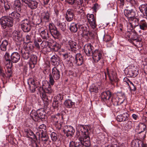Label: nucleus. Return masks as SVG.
<instances>
[{
  "mask_svg": "<svg viewBox=\"0 0 147 147\" xmlns=\"http://www.w3.org/2000/svg\"><path fill=\"white\" fill-rule=\"evenodd\" d=\"M93 47L90 44H88L84 47V51L88 56H90L92 55L94 51H93Z\"/></svg>",
  "mask_w": 147,
  "mask_h": 147,
  "instance_id": "14",
  "label": "nucleus"
},
{
  "mask_svg": "<svg viewBox=\"0 0 147 147\" xmlns=\"http://www.w3.org/2000/svg\"><path fill=\"white\" fill-rule=\"evenodd\" d=\"M140 28L142 30H145L147 29L146 22L144 20L141 21L139 23Z\"/></svg>",
  "mask_w": 147,
  "mask_h": 147,
  "instance_id": "34",
  "label": "nucleus"
},
{
  "mask_svg": "<svg viewBox=\"0 0 147 147\" xmlns=\"http://www.w3.org/2000/svg\"><path fill=\"white\" fill-rule=\"evenodd\" d=\"M139 19L134 17L131 18H129L128 20L129 22L132 27H135L138 26L139 24Z\"/></svg>",
  "mask_w": 147,
  "mask_h": 147,
  "instance_id": "25",
  "label": "nucleus"
},
{
  "mask_svg": "<svg viewBox=\"0 0 147 147\" xmlns=\"http://www.w3.org/2000/svg\"><path fill=\"white\" fill-rule=\"evenodd\" d=\"M89 127L88 126L80 125L78 126V130L79 132H81L82 135L86 134L87 135L89 134V132L88 131Z\"/></svg>",
  "mask_w": 147,
  "mask_h": 147,
  "instance_id": "22",
  "label": "nucleus"
},
{
  "mask_svg": "<svg viewBox=\"0 0 147 147\" xmlns=\"http://www.w3.org/2000/svg\"><path fill=\"white\" fill-rule=\"evenodd\" d=\"M125 100V94L123 93H120L116 98L113 97L111 101L115 105H118L122 103Z\"/></svg>",
  "mask_w": 147,
  "mask_h": 147,
  "instance_id": "7",
  "label": "nucleus"
},
{
  "mask_svg": "<svg viewBox=\"0 0 147 147\" xmlns=\"http://www.w3.org/2000/svg\"><path fill=\"white\" fill-rule=\"evenodd\" d=\"M87 17L89 24L91 27L93 29L95 28L96 24L94 15L88 14L87 15Z\"/></svg>",
  "mask_w": 147,
  "mask_h": 147,
  "instance_id": "18",
  "label": "nucleus"
},
{
  "mask_svg": "<svg viewBox=\"0 0 147 147\" xmlns=\"http://www.w3.org/2000/svg\"><path fill=\"white\" fill-rule=\"evenodd\" d=\"M10 3L7 2H4V6L5 10L6 11H8L11 9Z\"/></svg>",
  "mask_w": 147,
  "mask_h": 147,
  "instance_id": "54",
  "label": "nucleus"
},
{
  "mask_svg": "<svg viewBox=\"0 0 147 147\" xmlns=\"http://www.w3.org/2000/svg\"><path fill=\"white\" fill-rule=\"evenodd\" d=\"M98 89L97 87L94 85H92L90 86L89 90L91 92L96 93L98 91Z\"/></svg>",
  "mask_w": 147,
  "mask_h": 147,
  "instance_id": "50",
  "label": "nucleus"
},
{
  "mask_svg": "<svg viewBox=\"0 0 147 147\" xmlns=\"http://www.w3.org/2000/svg\"><path fill=\"white\" fill-rule=\"evenodd\" d=\"M43 111H38L36 112L35 111H32L30 113L31 118L35 121H39L42 120L45 117V114Z\"/></svg>",
  "mask_w": 147,
  "mask_h": 147,
  "instance_id": "5",
  "label": "nucleus"
},
{
  "mask_svg": "<svg viewBox=\"0 0 147 147\" xmlns=\"http://www.w3.org/2000/svg\"><path fill=\"white\" fill-rule=\"evenodd\" d=\"M56 98L57 99L60 101L62 100L63 98V96L61 94L58 95Z\"/></svg>",
  "mask_w": 147,
  "mask_h": 147,
  "instance_id": "62",
  "label": "nucleus"
},
{
  "mask_svg": "<svg viewBox=\"0 0 147 147\" xmlns=\"http://www.w3.org/2000/svg\"><path fill=\"white\" fill-rule=\"evenodd\" d=\"M56 25L62 31H64L66 30V25L64 23H61L60 21H57Z\"/></svg>",
  "mask_w": 147,
  "mask_h": 147,
  "instance_id": "40",
  "label": "nucleus"
},
{
  "mask_svg": "<svg viewBox=\"0 0 147 147\" xmlns=\"http://www.w3.org/2000/svg\"><path fill=\"white\" fill-rule=\"evenodd\" d=\"M73 63L77 66H80L83 63V59L82 55L80 54H77L75 56V59Z\"/></svg>",
  "mask_w": 147,
  "mask_h": 147,
  "instance_id": "17",
  "label": "nucleus"
},
{
  "mask_svg": "<svg viewBox=\"0 0 147 147\" xmlns=\"http://www.w3.org/2000/svg\"><path fill=\"white\" fill-rule=\"evenodd\" d=\"M61 104L58 100H54L53 102L52 106L54 109H58L61 106Z\"/></svg>",
  "mask_w": 147,
  "mask_h": 147,
  "instance_id": "45",
  "label": "nucleus"
},
{
  "mask_svg": "<svg viewBox=\"0 0 147 147\" xmlns=\"http://www.w3.org/2000/svg\"><path fill=\"white\" fill-rule=\"evenodd\" d=\"M63 131L67 137L72 136L75 132V130L73 127L71 126H65L63 128Z\"/></svg>",
  "mask_w": 147,
  "mask_h": 147,
  "instance_id": "15",
  "label": "nucleus"
},
{
  "mask_svg": "<svg viewBox=\"0 0 147 147\" xmlns=\"http://www.w3.org/2000/svg\"><path fill=\"white\" fill-rule=\"evenodd\" d=\"M78 26L80 31H82L83 35L86 36L91 35V33L89 31V28L87 24H78Z\"/></svg>",
  "mask_w": 147,
  "mask_h": 147,
  "instance_id": "10",
  "label": "nucleus"
},
{
  "mask_svg": "<svg viewBox=\"0 0 147 147\" xmlns=\"http://www.w3.org/2000/svg\"><path fill=\"white\" fill-rule=\"evenodd\" d=\"M37 134V135H38L40 139L48 136L47 134L46 131H41L40 132H38Z\"/></svg>",
  "mask_w": 147,
  "mask_h": 147,
  "instance_id": "51",
  "label": "nucleus"
},
{
  "mask_svg": "<svg viewBox=\"0 0 147 147\" xmlns=\"http://www.w3.org/2000/svg\"><path fill=\"white\" fill-rule=\"evenodd\" d=\"M21 26L22 30L25 32H29L33 26L29 18L23 20L21 22Z\"/></svg>",
  "mask_w": 147,
  "mask_h": 147,
  "instance_id": "4",
  "label": "nucleus"
},
{
  "mask_svg": "<svg viewBox=\"0 0 147 147\" xmlns=\"http://www.w3.org/2000/svg\"><path fill=\"white\" fill-rule=\"evenodd\" d=\"M80 141L81 144L84 146L88 147L90 145V138L89 134L82 135L80 138Z\"/></svg>",
  "mask_w": 147,
  "mask_h": 147,
  "instance_id": "11",
  "label": "nucleus"
},
{
  "mask_svg": "<svg viewBox=\"0 0 147 147\" xmlns=\"http://www.w3.org/2000/svg\"><path fill=\"white\" fill-rule=\"evenodd\" d=\"M77 24L74 23H72L70 26L69 29L70 30L74 33L76 32L79 29L78 26H77Z\"/></svg>",
  "mask_w": 147,
  "mask_h": 147,
  "instance_id": "39",
  "label": "nucleus"
},
{
  "mask_svg": "<svg viewBox=\"0 0 147 147\" xmlns=\"http://www.w3.org/2000/svg\"><path fill=\"white\" fill-rule=\"evenodd\" d=\"M26 135L28 137H30L32 139H36V137L33 132L30 130L27 129L25 130Z\"/></svg>",
  "mask_w": 147,
  "mask_h": 147,
  "instance_id": "38",
  "label": "nucleus"
},
{
  "mask_svg": "<svg viewBox=\"0 0 147 147\" xmlns=\"http://www.w3.org/2000/svg\"><path fill=\"white\" fill-rule=\"evenodd\" d=\"M23 2L28 4V6L31 9H36L38 5V3L36 1L32 0H21Z\"/></svg>",
  "mask_w": 147,
  "mask_h": 147,
  "instance_id": "12",
  "label": "nucleus"
},
{
  "mask_svg": "<svg viewBox=\"0 0 147 147\" xmlns=\"http://www.w3.org/2000/svg\"><path fill=\"white\" fill-rule=\"evenodd\" d=\"M40 46L42 49L50 47L49 46V42L46 40L43 41L40 44Z\"/></svg>",
  "mask_w": 147,
  "mask_h": 147,
  "instance_id": "53",
  "label": "nucleus"
},
{
  "mask_svg": "<svg viewBox=\"0 0 147 147\" xmlns=\"http://www.w3.org/2000/svg\"><path fill=\"white\" fill-rule=\"evenodd\" d=\"M111 96V93L109 91L103 92L101 94V98L102 100L105 101L109 99Z\"/></svg>",
  "mask_w": 147,
  "mask_h": 147,
  "instance_id": "29",
  "label": "nucleus"
},
{
  "mask_svg": "<svg viewBox=\"0 0 147 147\" xmlns=\"http://www.w3.org/2000/svg\"><path fill=\"white\" fill-rule=\"evenodd\" d=\"M74 15L73 10L70 9H68L66 11L65 16L66 20L68 22L72 21L73 20Z\"/></svg>",
  "mask_w": 147,
  "mask_h": 147,
  "instance_id": "19",
  "label": "nucleus"
},
{
  "mask_svg": "<svg viewBox=\"0 0 147 147\" xmlns=\"http://www.w3.org/2000/svg\"><path fill=\"white\" fill-rule=\"evenodd\" d=\"M146 128V125H144L142 124V126L141 127V129H142V130L141 131L139 132L138 133V134H140L141 133H142V132H144L145 131Z\"/></svg>",
  "mask_w": 147,
  "mask_h": 147,
  "instance_id": "63",
  "label": "nucleus"
},
{
  "mask_svg": "<svg viewBox=\"0 0 147 147\" xmlns=\"http://www.w3.org/2000/svg\"><path fill=\"white\" fill-rule=\"evenodd\" d=\"M33 49V47L32 45H28L25 48H19L18 51L19 52L21 53L22 57L24 59H27L32 54Z\"/></svg>",
  "mask_w": 147,
  "mask_h": 147,
  "instance_id": "2",
  "label": "nucleus"
},
{
  "mask_svg": "<svg viewBox=\"0 0 147 147\" xmlns=\"http://www.w3.org/2000/svg\"><path fill=\"white\" fill-rule=\"evenodd\" d=\"M102 52L100 50L96 49L94 51L92 56L95 62H98L102 58Z\"/></svg>",
  "mask_w": 147,
  "mask_h": 147,
  "instance_id": "16",
  "label": "nucleus"
},
{
  "mask_svg": "<svg viewBox=\"0 0 147 147\" xmlns=\"http://www.w3.org/2000/svg\"><path fill=\"white\" fill-rule=\"evenodd\" d=\"M124 13L125 16L127 18L128 20L129 18L134 17L136 15L135 11L132 9H125Z\"/></svg>",
  "mask_w": 147,
  "mask_h": 147,
  "instance_id": "26",
  "label": "nucleus"
},
{
  "mask_svg": "<svg viewBox=\"0 0 147 147\" xmlns=\"http://www.w3.org/2000/svg\"><path fill=\"white\" fill-rule=\"evenodd\" d=\"M50 84L48 83L47 84H43L42 87H40L39 88V91L41 92V97L43 100L46 102L48 101V97L46 93L50 94L53 92V90L51 89Z\"/></svg>",
  "mask_w": 147,
  "mask_h": 147,
  "instance_id": "1",
  "label": "nucleus"
},
{
  "mask_svg": "<svg viewBox=\"0 0 147 147\" xmlns=\"http://www.w3.org/2000/svg\"><path fill=\"white\" fill-rule=\"evenodd\" d=\"M40 36L42 38L44 39H47L48 38V32L47 30H45L42 31L40 32Z\"/></svg>",
  "mask_w": 147,
  "mask_h": 147,
  "instance_id": "43",
  "label": "nucleus"
},
{
  "mask_svg": "<svg viewBox=\"0 0 147 147\" xmlns=\"http://www.w3.org/2000/svg\"><path fill=\"white\" fill-rule=\"evenodd\" d=\"M19 33L17 31H14L12 33V36L13 39L15 41H17L20 38V35Z\"/></svg>",
  "mask_w": 147,
  "mask_h": 147,
  "instance_id": "42",
  "label": "nucleus"
},
{
  "mask_svg": "<svg viewBox=\"0 0 147 147\" xmlns=\"http://www.w3.org/2000/svg\"><path fill=\"white\" fill-rule=\"evenodd\" d=\"M65 47L68 50L75 52L78 49V46L76 42L70 40L68 41Z\"/></svg>",
  "mask_w": 147,
  "mask_h": 147,
  "instance_id": "8",
  "label": "nucleus"
},
{
  "mask_svg": "<svg viewBox=\"0 0 147 147\" xmlns=\"http://www.w3.org/2000/svg\"><path fill=\"white\" fill-rule=\"evenodd\" d=\"M6 69V70L5 78H10L12 76V72L11 70V67L12 66V64L8 65L7 64Z\"/></svg>",
  "mask_w": 147,
  "mask_h": 147,
  "instance_id": "27",
  "label": "nucleus"
},
{
  "mask_svg": "<svg viewBox=\"0 0 147 147\" xmlns=\"http://www.w3.org/2000/svg\"><path fill=\"white\" fill-rule=\"evenodd\" d=\"M20 56L18 53L14 52L12 53L11 55V61L12 63H16L20 59Z\"/></svg>",
  "mask_w": 147,
  "mask_h": 147,
  "instance_id": "21",
  "label": "nucleus"
},
{
  "mask_svg": "<svg viewBox=\"0 0 147 147\" xmlns=\"http://www.w3.org/2000/svg\"><path fill=\"white\" fill-rule=\"evenodd\" d=\"M50 47L55 51H57L61 48L60 45L56 42H54Z\"/></svg>",
  "mask_w": 147,
  "mask_h": 147,
  "instance_id": "36",
  "label": "nucleus"
},
{
  "mask_svg": "<svg viewBox=\"0 0 147 147\" xmlns=\"http://www.w3.org/2000/svg\"><path fill=\"white\" fill-rule=\"evenodd\" d=\"M17 12L13 11L9 15V18L13 19H15L16 22H18L20 21V15Z\"/></svg>",
  "mask_w": 147,
  "mask_h": 147,
  "instance_id": "23",
  "label": "nucleus"
},
{
  "mask_svg": "<svg viewBox=\"0 0 147 147\" xmlns=\"http://www.w3.org/2000/svg\"><path fill=\"white\" fill-rule=\"evenodd\" d=\"M142 143L141 140L138 139L135 140L131 142V147H140V145Z\"/></svg>",
  "mask_w": 147,
  "mask_h": 147,
  "instance_id": "35",
  "label": "nucleus"
},
{
  "mask_svg": "<svg viewBox=\"0 0 147 147\" xmlns=\"http://www.w3.org/2000/svg\"><path fill=\"white\" fill-rule=\"evenodd\" d=\"M107 72L109 76L110 80L111 81L117 82L118 81L116 73L114 71L111 70L109 71L108 69L107 70Z\"/></svg>",
  "mask_w": 147,
  "mask_h": 147,
  "instance_id": "20",
  "label": "nucleus"
},
{
  "mask_svg": "<svg viewBox=\"0 0 147 147\" xmlns=\"http://www.w3.org/2000/svg\"><path fill=\"white\" fill-rule=\"evenodd\" d=\"M132 122L131 121H128L124 125V128L125 130L130 129L132 127Z\"/></svg>",
  "mask_w": 147,
  "mask_h": 147,
  "instance_id": "48",
  "label": "nucleus"
},
{
  "mask_svg": "<svg viewBox=\"0 0 147 147\" xmlns=\"http://www.w3.org/2000/svg\"><path fill=\"white\" fill-rule=\"evenodd\" d=\"M14 7L17 12H20L21 11V5L20 0H16L15 1Z\"/></svg>",
  "mask_w": 147,
  "mask_h": 147,
  "instance_id": "31",
  "label": "nucleus"
},
{
  "mask_svg": "<svg viewBox=\"0 0 147 147\" xmlns=\"http://www.w3.org/2000/svg\"><path fill=\"white\" fill-rule=\"evenodd\" d=\"M60 77V71L56 67H54L52 69V73L49 75V82L50 84L53 85L55 82L54 80H57Z\"/></svg>",
  "mask_w": 147,
  "mask_h": 147,
  "instance_id": "3",
  "label": "nucleus"
},
{
  "mask_svg": "<svg viewBox=\"0 0 147 147\" xmlns=\"http://www.w3.org/2000/svg\"><path fill=\"white\" fill-rule=\"evenodd\" d=\"M36 80L35 79L30 78L28 81V84L29 86L30 90L32 92H34L35 91L37 86L36 85Z\"/></svg>",
  "mask_w": 147,
  "mask_h": 147,
  "instance_id": "13",
  "label": "nucleus"
},
{
  "mask_svg": "<svg viewBox=\"0 0 147 147\" xmlns=\"http://www.w3.org/2000/svg\"><path fill=\"white\" fill-rule=\"evenodd\" d=\"M31 38V36L30 35H27L26 37V41H27V42H29L30 41Z\"/></svg>",
  "mask_w": 147,
  "mask_h": 147,
  "instance_id": "61",
  "label": "nucleus"
},
{
  "mask_svg": "<svg viewBox=\"0 0 147 147\" xmlns=\"http://www.w3.org/2000/svg\"><path fill=\"white\" fill-rule=\"evenodd\" d=\"M0 23L1 26L5 29L7 27H12L13 25V21L12 20L7 17L3 16L0 19Z\"/></svg>",
  "mask_w": 147,
  "mask_h": 147,
  "instance_id": "6",
  "label": "nucleus"
},
{
  "mask_svg": "<svg viewBox=\"0 0 147 147\" xmlns=\"http://www.w3.org/2000/svg\"><path fill=\"white\" fill-rule=\"evenodd\" d=\"M46 126L44 124H42L40 125L38 127L39 132H40V131H46Z\"/></svg>",
  "mask_w": 147,
  "mask_h": 147,
  "instance_id": "57",
  "label": "nucleus"
},
{
  "mask_svg": "<svg viewBox=\"0 0 147 147\" xmlns=\"http://www.w3.org/2000/svg\"><path fill=\"white\" fill-rule=\"evenodd\" d=\"M129 115L128 113L125 112L122 114H121L117 116V120L119 122L123 121L128 119Z\"/></svg>",
  "mask_w": 147,
  "mask_h": 147,
  "instance_id": "24",
  "label": "nucleus"
},
{
  "mask_svg": "<svg viewBox=\"0 0 147 147\" xmlns=\"http://www.w3.org/2000/svg\"><path fill=\"white\" fill-rule=\"evenodd\" d=\"M49 29L51 35L55 38H58L60 34L57 30L56 28L52 24H50L49 25Z\"/></svg>",
  "mask_w": 147,
  "mask_h": 147,
  "instance_id": "9",
  "label": "nucleus"
},
{
  "mask_svg": "<svg viewBox=\"0 0 147 147\" xmlns=\"http://www.w3.org/2000/svg\"><path fill=\"white\" fill-rule=\"evenodd\" d=\"M4 59L7 62V64L10 65L11 63V56L7 52H6L4 56Z\"/></svg>",
  "mask_w": 147,
  "mask_h": 147,
  "instance_id": "41",
  "label": "nucleus"
},
{
  "mask_svg": "<svg viewBox=\"0 0 147 147\" xmlns=\"http://www.w3.org/2000/svg\"><path fill=\"white\" fill-rule=\"evenodd\" d=\"M59 114H57V115H53L51 116L52 120L56 125L58 123L59 119Z\"/></svg>",
  "mask_w": 147,
  "mask_h": 147,
  "instance_id": "44",
  "label": "nucleus"
},
{
  "mask_svg": "<svg viewBox=\"0 0 147 147\" xmlns=\"http://www.w3.org/2000/svg\"><path fill=\"white\" fill-rule=\"evenodd\" d=\"M139 8L141 12L143 13H144L147 8V5H142L139 7Z\"/></svg>",
  "mask_w": 147,
  "mask_h": 147,
  "instance_id": "52",
  "label": "nucleus"
},
{
  "mask_svg": "<svg viewBox=\"0 0 147 147\" xmlns=\"http://www.w3.org/2000/svg\"><path fill=\"white\" fill-rule=\"evenodd\" d=\"M128 85L129 86L130 89L131 90L134 91L136 90V86L131 82H129Z\"/></svg>",
  "mask_w": 147,
  "mask_h": 147,
  "instance_id": "55",
  "label": "nucleus"
},
{
  "mask_svg": "<svg viewBox=\"0 0 147 147\" xmlns=\"http://www.w3.org/2000/svg\"><path fill=\"white\" fill-rule=\"evenodd\" d=\"M132 68V66H130L128 72V74H129L131 76H134V74L135 73V72L136 71V70H131Z\"/></svg>",
  "mask_w": 147,
  "mask_h": 147,
  "instance_id": "58",
  "label": "nucleus"
},
{
  "mask_svg": "<svg viewBox=\"0 0 147 147\" xmlns=\"http://www.w3.org/2000/svg\"><path fill=\"white\" fill-rule=\"evenodd\" d=\"M127 36L129 38L132 40L137 37V34L135 31L131 32L128 31L127 33Z\"/></svg>",
  "mask_w": 147,
  "mask_h": 147,
  "instance_id": "33",
  "label": "nucleus"
},
{
  "mask_svg": "<svg viewBox=\"0 0 147 147\" xmlns=\"http://www.w3.org/2000/svg\"><path fill=\"white\" fill-rule=\"evenodd\" d=\"M64 104L66 107L69 108L74 107L75 106V102H73L70 99L65 100Z\"/></svg>",
  "mask_w": 147,
  "mask_h": 147,
  "instance_id": "32",
  "label": "nucleus"
},
{
  "mask_svg": "<svg viewBox=\"0 0 147 147\" xmlns=\"http://www.w3.org/2000/svg\"><path fill=\"white\" fill-rule=\"evenodd\" d=\"M59 57L56 55H53L51 57V61L55 66H58L60 62Z\"/></svg>",
  "mask_w": 147,
  "mask_h": 147,
  "instance_id": "28",
  "label": "nucleus"
},
{
  "mask_svg": "<svg viewBox=\"0 0 147 147\" xmlns=\"http://www.w3.org/2000/svg\"><path fill=\"white\" fill-rule=\"evenodd\" d=\"M69 147H82V145L80 144L79 143L72 141L69 144Z\"/></svg>",
  "mask_w": 147,
  "mask_h": 147,
  "instance_id": "47",
  "label": "nucleus"
},
{
  "mask_svg": "<svg viewBox=\"0 0 147 147\" xmlns=\"http://www.w3.org/2000/svg\"><path fill=\"white\" fill-rule=\"evenodd\" d=\"M52 140L53 141H56L57 139V134L54 132H52L51 135Z\"/></svg>",
  "mask_w": 147,
  "mask_h": 147,
  "instance_id": "56",
  "label": "nucleus"
},
{
  "mask_svg": "<svg viewBox=\"0 0 147 147\" xmlns=\"http://www.w3.org/2000/svg\"><path fill=\"white\" fill-rule=\"evenodd\" d=\"M98 4H95L93 7H92V9L96 12L98 8Z\"/></svg>",
  "mask_w": 147,
  "mask_h": 147,
  "instance_id": "60",
  "label": "nucleus"
},
{
  "mask_svg": "<svg viewBox=\"0 0 147 147\" xmlns=\"http://www.w3.org/2000/svg\"><path fill=\"white\" fill-rule=\"evenodd\" d=\"M112 38L109 34H105L103 38V40L106 42H108L111 40Z\"/></svg>",
  "mask_w": 147,
  "mask_h": 147,
  "instance_id": "46",
  "label": "nucleus"
},
{
  "mask_svg": "<svg viewBox=\"0 0 147 147\" xmlns=\"http://www.w3.org/2000/svg\"><path fill=\"white\" fill-rule=\"evenodd\" d=\"M8 44V42L7 40H3L0 46L1 50L3 51H5L7 50Z\"/></svg>",
  "mask_w": 147,
  "mask_h": 147,
  "instance_id": "37",
  "label": "nucleus"
},
{
  "mask_svg": "<svg viewBox=\"0 0 147 147\" xmlns=\"http://www.w3.org/2000/svg\"><path fill=\"white\" fill-rule=\"evenodd\" d=\"M0 74L1 76H2L3 78H5V74L3 68L1 67H0Z\"/></svg>",
  "mask_w": 147,
  "mask_h": 147,
  "instance_id": "59",
  "label": "nucleus"
},
{
  "mask_svg": "<svg viewBox=\"0 0 147 147\" xmlns=\"http://www.w3.org/2000/svg\"><path fill=\"white\" fill-rule=\"evenodd\" d=\"M50 17V14L48 11H44L42 13L41 20L45 22H48Z\"/></svg>",
  "mask_w": 147,
  "mask_h": 147,
  "instance_id": "30",
  "label": "nucleus"
},
{
  "mask_svg": "<svg viewBox=\"0 0 147 147\" xmlns=\"http://www.w3.org/2000/svg\"><path fill=\"white\" fill-rule=\"evenodd\" d=\"M139 39L138 38H134L133 40V41H132L133 43L136 46V43L138 42V41L139 40Z\"/></svg>",
  "mask_w": 147,
  "mask_h": 147,
  "instance_id": "64",
  "label": "nucleus"
},
{
  "mask_svg": "<svg viewBox=\"0 0 147 147\" xmlns=\"http://www.w3.org/2000/svg\"><path fill=\"white\" fill-rule=\"evenodd\" d=\"M30 56V61L32 62L33 64L35 65L36 64L37 60V57L36 56L34 55H32V54Z\"/></svg>",
  "mask_w": 147,
  "mask_h": 147,
  "instance_id": "49",
  "label": "nucleus"
}]
</instances>
